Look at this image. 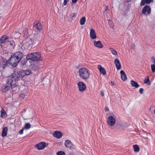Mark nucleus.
I'll return each mask as SVG.
<instances>
[{
	"instance_id": "obj_1",
	"label": "nucleus",
	"mask_w": 155,
	"mask_h": 155,
	"mask_svg": "<svg viewBox=\"0 0 155 155\" xmlns=\"http://www.w3.org/2000/svg\"><path fill=\"white\" fill-rule=\"evenodd\" d=\"M20 71H15L7 79V83L10 85L13 91H15L17 86V83L19 80L21 79L19 74Z\"/></svg>"
},
{
	"instance_id": "obj_2",
	"label": "nucleus",
	"mask_w": 155,
	"mask_h": 155,
	"mask_svg": "<svg viewBox=\"0 0 155 155\" xmlns=\"http://www.w3.org/2000/svg\"><path fill=\"white\" fill-rule=\"evenodd\" d=\"M23 55L22 52L19 51L15 52L8 59L9 63L12 66L15 67L21 60Z\"/></svg>"
},
{
	"instance_id": "obj_3",
	"label": "nucleus",
	"mask_w": 155,
	"mask_h": 155,
	"mask_svg": "<svg viewBox=\"0 0 155 155\" xmlns=\"http://www.w3.org/2000/svg\"><path fill=\"white\" fill-rule=\"evenodd\" d=\"M78 73L80 77L82 79L86 80L89 78L90 73L87 68H80L78 71Z\"/></svg>"
},
{
	"instance_id": "obj_4",
	"label": "nucleus",
	"mask_w": 155,
	"mask_h": 155,
	"mask_svg": "<svg viewBox=\"0 0 155 155\" xmlns=\"http://www.w3.org/2000/svg\"><path fill=\"white\" fill-rule=\"evenodd\" d=\"M27 59L33 61H41L42 60L41 54L38 52L31 53L27 56Z\"/></svg>"
},
{
	"instance_id": "obj_5",
	"label": "nucleus",
	"mask_w": 155,
	"mask_h": 155,
	"mask_svg": "<svg viewBox=\"0 0 155 155\" xmlns=\"http://www.w3.org/2000/svg\"><path fill=\"white\" fill-rule=\"evenodd\" d=\"M116 117L115 115L109 116L107 120V123L108 125L111 126H113L115 124Z\"/></svg>"
},
{
	"instance_id": "obj_6",
	"label": "nucleus",
	"mask_w": 155,
	"mask_h": 155,
	"mask_svg": "<svg viewBox=\"0 0 155 155\" xmlns=\"http://www.w3.org/2000/svg\"><path fill=\"white\" fill-rule=\"evenodd\" d=\"M8 62H7L5 59L3 58L0 60V69L1 70L5 69L8 67Z\"/></svg>"
},
{
	"instance_id": "obj_7",
	"label": "nucleus",
	"mask_w": 155,
	"mask_h": 155,
	"mask_svg": "<svg viewBox=\"0 0 155 155\" xmlns=\"http://www.w3.org/2000/svg\"><path fill=\"white\" fill-rule=\"evenodd\" d=\"M78 86L79 90L81 92L84 91L86 88L85 84L82 81L78 82Z\"/></svg>"
},
{
	"instance_id": "obj_8",
	"label": "nucleus",
	"mask_w": 155,
	"mask_h": 155,
	"mask_svg": "<svg viewBox=\"0 0 155 155\" xmlns=\"http://www.w3.org/2000/svg\"><path fill=\"white\" fill-rule=\"evenodd\" d=\"M151 12V8L147 5H146L143 8L142 13L145 15H147Z\"/></svg>"
},
{
	"instance_id": "obj_9",
	"label": "nucleus",
	"mask_w": 155,
	"mask_h": 155,
	"mask_svg": "<svg viewBox=\"0 0 155 155\" xmlns=\"http://www.w3.org/2000/svg\"><path fill=\"white\" fill-rule=\"evenodd\" d=\"M46 146V143L45 142H41L37 144L35 146L38 150H41L45 148Z\"/></svg>"
},
{
	"instance_id": "obj_10",
	"label": "nucleus",
	"mask_w": 155,
	"mask_h": 155,
	"mask_svg": "<svg viewBox=\"0 0 155 155\" xmlns=\"http://www.w3.org/2000/svg\"><path fill=\"white\" fill-rule=\"evenodd\" d=\"M64 144L66 147L69 148L70 149H73L74 148V145L72 143L70 140H67L65 141Z\"/></svg>"
},
{
	"instance_id": "obj_11",
	"label": "nucleus",
	"mask_w": 155,
	"mask_h": 155,
	"mask_svg": "<svg viewBox=\"0 0 155 155\" xmlns=\"http://www.w3.org/2000/svg\"><path fill=\"white\" fill-rule=\"evenodd\" d=\"M9 38L6 35H3L0 38V45L2 47V44L5 43Z\"/></svg>"
},
{
	"instance_id": "obj_12",
	"label": "nucleus",
	"mask_w": 155,
	"mask_h": 155,
	"mask_svg": "<svg viewBox=\"0 0 155 155\" xmlns=\"http://www.w3.org/2000/svg\"><path fill=\"white\" fill-rule=\"evenodd\" d=\"M90 38L93 39H94L97 38L96 34L94 29H91L90 30Z\"/></svg>"
},
{
	"instance_id": "obj_13",
	"label": "nucleus",
	"mask_w": 155,
	"mask_h": 155,
	"mask_svg": "<svg viewBox=\"0 0 155 155\" xmlns=\"http://www.w3.org/2000/svg\"><path fill=\"white\" fill-rule=\"evenodd\" d=\"M94 44L95 46L99 48H101L103 47L101 42L99 41H94Z\"/></svg>"
},
{
	"instance_id": "obj_14",
	"label": "nucleus",
	"mask_w": 155,
	"mask_h": 155,
	"mask_svg": "<svg viewBox=\"0 0 155 155\" xmlns=\"http://www.w3.org/2000/svg\"><path fill=\"white\" fill-rule=\"evenodd\" d=\"M98 68L100 70L101 73L103 75L106 74V71L105 69L102 67L101 65H98Z\"/></svg>"
},
{
	"instance_id": "obj_15",
	"label": "nucleus",
	"mask_w": 155,
	"mask_h": 155,
	"mask_svg": "<svg viewBox=\"0 0 155 155\" xmlns=\"http://www.w3.org/2000/svg\"><path fill=\"white\" fill-rule=\"evenodd\" d=\"M114 63L117 69V70L120 69L121 68V66L119 60L117 59H116L114 61Z\"/></svg>"
},
{
	"instance_id": "obj_16",
	"label": "nucleus",
	"mask_w": 155,
	"mask_h": 155,
	"mask_svg": "<svg viewBox=\"0 0 155 155\" xmlns=\"http://www.w3.org/2000/svg\"><path fill=\"white\" fill-rule=\"evenodd\" d=\"M53 136L54 137L58 138H60L62 136V134L59 131H56L53 134Z\"/></svg>"
},
{
	"instance_id": "obj_17",
	"label": "nucleus",
	"mask_w": 155,
	"mask_h": 155,
	"mask_svg": "<svg viewBox=\"0 0 155 155\" xmlns=\"http://www.w3.org/2000/svg\"><path fill=\"white\" fill-rule=\"evenodd\" d=\"M120 73L121 75V78L123 81H125L127 79V76L125 72L123 70L120 71Z\"/></svg>"
},
{
	"instance_id": "obj_18",
	"label": "nucleus",
	"mask_w": 155,
	"mask_h": 155,
	"mask_svg": "<svg viewBox=\"0 0 155 155\" xmlns=\"http://www.w3.org/2000/svg\"><path fill=\"white\" fill-rule=\"evenodd\" d=\"M9 88V86L5 85L2 86L1 87L2 91L3 92H6Z\"/></svg>"
},
{
	"instance_id": "obj_19",
	"label": "nucleus",
	"mask_w": 155,
	"mask_h": 155,
	"mask_svg": "<svg viewBox=\"0 0 155 155\" xmlns=\"http://www.w3.org/2000/svg\"><path fill=\"white\" fill-rule=\"evenodd\" d=\"M35 24V23H34ZM42 25L39 23H36V24H34V28L35 29H36L37 30H40L42 28Z\"/></svg>"
},
{
	"instance_id": "obj_20",
	"label": "nucleus",
	"mask_w": 155,
	"mask_h": 155,
	"mask_svg": "<svg viewBox=\"0 0 155 155\" xmlns=\"http://www.w3.org/2000/svg\"><path fill=\"white\" fill-rule=\"evenodd\" d=\"M130 84L133 87L136 88H138L140 86L137 82L133 80L130 81Z\"/></svg>"
},
{
	"instance_id": "obj_21",
	"label": "nucleus",
	"mask_w": 155,
	"mask_h": 155,
	"mask_svg": "<svg viewBox=\"0 0 155 155\" xmlns=\"http://www.w3.org/2000/svg\"><path fill=\"white\" fill-rule=\"evenodd\" d=\"M8 131V128L5 127L3 129L2 134V136L3 137L6 136L7 135V132Z\"/></svg>"
},
{
	"instance_id": "obj_22",
	"label": "nucleus",
	"mask_w": 155,
	"mask_h": 155,
	"mask_svg": "<svg viewBox=\"0 0 155 155\" xmlns=\"http://www.w3.org/2000/svg\"><path fill=\"white\" fill-rule=\"evenodd\" d=\"M1 117L3 118L6 117L5 111L3 108L2 109L1 111Z\"/></svg>"
},
{
	"instance_id": "obj_23",
	"label": "nucleus",
	"mask_w": 155,
	"mask_h": 155,
	"mask_svg": "<svg viewBox=\"0 0 155 155\" xmlns=\"http://www.w3.org/2000/svg\"><path fill=\"white\" fill-rule=\"evenodd\" d=\"M134 151L135 152H138L140 150V148L137 145H134L133 146Z\"/></svg>"
},
{
	"instance_id": "obj_24",
	"label": "nucleus",
	"mask_w": 155,
	"mask_h": 155,
	"mask_svg": "<svg viewBox=\"0 0 155 155\" xmlns=\"http://www.w3.org/2000/svg\"><path fill=\"white\" fill-rule=\"evenodd\" d=\"M86 21V18L84 17H82L80 20V23L81 25H83L84 24Z\"/></svg>"
},
{
	"instance_id": "obj_25",
	"label": "nucleus",
	"mask_w": 155,
	"mask_h": 155,
	"mask_svg": "<svg viewBox=\"0 0 155 155\" xmlns=\"http://www.w3.org/2000/svg\"><path fill=\"white\" fill-rule=\"evenodd\" d=\"M20 71V73L19 74H20V77H21V79H22V78L25 75H26L25 72V70H22L21 71Z\"/></svg>"
},
{
	"instance_id": "obj_26",
	"label": "nucleus",
	"mask_w": 155,
	"mask_h": 155,
	"mask_svg": "<svg viewBox=\"0 0 155 155\" xmlns=\"http://www.w3.org/2000/svg\"><path fill=\"white\" fill-rule=\"evenodd\" d=\"M149 78L148 77H146L144 80V83L150 85V83L149 82Z\"/></svg>"
},
{
	"instance_id": "obj_27",
	"label": "nucleus",
	"mask_w": 155,
	"mask_h": 155,
	"mask_svg": "<svg viewBox=\"0 0 155 155\" xmlns=\"http://www.w3.org/2000/svg\"><path fill=\"white\" fill-rule=\"evenodd\" d=\"M28 60L29 59H27V58L26 59H22L21 61V65L22 66H24L25 65Z\"/></svg>"
},
{
	"instance_id": "obj_28",
	"label": "nucleus",
	"mask_w": 155,
	"mask_h": 155,
	"mask_svg": "<svg viewBox=\"0 0 155 155\" xmlns=\"http://www.w3.org/2000/svg\"><path fill=\"white\" fill-rule=\"evenodd\" d=\"M31 127V125L29 123H27L25 124V126L24 128L26 129H28L30 128Z\"/></svg>"
},
{
	"instance_id": "obj_29",
	"label": "nucleus",
	"mask_w": 155,
	"mask_h": 155,
	"mask_svg": "<svg viewBox=\"0 0 155 155\" xmlns=\"http://www.w3.org/2000/svg\"><path fill=\"white\" fill-rule=\"evenodd\" d=\"M110 50L112 54L114 55H117V52L114 49L110 48Z\"/></svg>"
},
{
	"instance_id": "obj_30",
	"label": "nucleus",
	"mask_w": 155,
	"mask_h": 155,
	"mask_svg": "<svg viewBox=\"0 0 155 155\" xmlns=\"http://www.w3.org/2000/svg\"><path fill=\"white\" fill-rule=\"evenodd\" d=\"M108 23L110 25V27L111 28H113L114 26V25L112 21L109 20L108 21Z\"/></svg>"
},
{
	"instance_id": "obj_31",
	"label": "nucleus",
	"mask_w": 155,
	"mask_h": 155,
	"mask_svg": "<svg viewBox=\"0 0 155 155\" xmlns=\"http://www.w3.org/2000/svg\"><path fill=\"white\" fill-rule=\"evenodd\" d=\"M77 15V13H72L70 15V17L71 19V21L73 20V18L75 17Z\"/></svg>"
},
{
	"instance_id": "obj_32",
	"label": "nucleus",
	"mask_w": 155,
	"mask_h": 155,
	"mask_svg": "<svg viewBox=\"0 0 155 155\" xmlns=\"http://www.w3.org/2000/svg\"><path fill=\"white\" fill-rule=\"evenodd\" d=\"M151 68L152 72H155V64H151Z\"/></svg>"
},
{
	"instance_id": "obj_33",
	"label": "nucleus",
	"mask_w": 155,
	"mask_h": 155,
	"mask_svg": "<svg viewBox=\"0 0 155 155\" xmlns=\"http://www.w3.org/2000/svg\"><path fill=\"white\" fill-rule=\"evenodd\" d=\"M57 154V155H65V153L62 151H58Z\"/></svg>"
},
{
	"instance_id": "obj_34",
	"label": "nucleus",
	"mask_w": 155,
	"mask_h": 155,
	"mask_svg": "<svg viewBox=\"0 0 155 155\" xmlns=\"http://www.w3.org/2000/svg\"><path fill=\"white\" fill-rule=\"evenodd\" d=\"M8 44L14 47L15 46V44L14 42L13 41H8Z\"/></svg>"
},
{
	"instance_id": "obj_35",
	"label": "nucleus",
	"mask_w": 155,
	"mask_h": 155,
	"mask_svg": "<svg viewBox=\"0 0 155 155\" xmlns=\"http://www.w3.org/2000/svg\"><path fill=\"white\" fill-rule=\"evenodd\" d=\"M26 75H28L31 73V71L30 70H25Z\"/></svg>"
},
{
	"instance_id": "obj_36",
	"label": "nucleus",
	"mask_w": 155,
	"mask_h": 155,
	"mask_svg": "<svg viewBox=\"0 0 155 155\" xmlns=\"http://www.w3.org/2000/svg\"><path fill=\"white\" fill-rule=\"evenodd\" d=\"M145 3L147 4L146 0H142L140 3V5L141 6L144 5Z\"/></svg>"
},
{
	"instance_id": "obj_37",
	"label": "nucleus",
	"mask_w": 155,
	"mask_h": 155,
	"mask_svg": "<svg viewBox=\"0 0 155 155\" xmlns=\"http://www.w3.org/2000/svg\"><path fill=\"white\" fill-rule=\"evenodd\" d=\"M146 1L147 2V4H149L153 1V0H146Z\"/></svg>"
},
{
	"instance_id": "obj_38",
	"label": "nucleus",
	"mask_w": 155,
	"mask_h": 155,
	"mask_svg": "<svg viewBox=\"0 0 155 155\" xmlns=\"http://www.w3.org/2000/svg\"><path fill=\"white\" fill-rule=\"evenodd\" d=\"M151 61L154 63H155V58L153 57H151Z\"/></svg>"
},
{
	"instance_id": "obj_39",
	"label": "nucleus",
	"mask_w": 155,
	"mask_h": 155,
	"mask_svg": "<svg viewBox=\"0 0 155 155\" xmlns=\"http://www.w3.org/2000/svg\"><path fill=\"white\" fill-rule=\"evenodd\" d=\"M144 90L142 88H140L139 90V92L141 94H142L143 93Z\"/></svg>"
},
{
	"instance_id": "obj_40",
	"label": "nucleus",
	"mask_w": 155,
	"mask_h": 155,
	"mask_svg": "<svg viewBox=\"0 0 155 155\" xmlns=\"http://www.w3.org/2000/svg\"><path fill=\"white\" fill-rule=\"evenodd\" d=\"M24 128H22V129H21V130H20L19 132H18V133L20 134H22L23 133V130H24Z\"/></svg>"
},
{
	"instance_id": "obj_41",
	"label": "nucleus",
	"mask_w": 155,
	"mask_h": 155,
	"mask_svg": "<svg viewBox=\"0 0 155 155\" xmlns=\"http://www.w3.org/2000/svg\"><path fill=\"white\" fill-rule=\"evenodd\" d=\"M64 0V2L63 3V4L64 5H66L67 4V3L68 1L66 0Z\"/></svg>"
},
{
	"instance_id": "obj_42",
	"label": "nucleus",
	"mask_w": 155,
	"mask_h": 155,
	"mask_svg": "<svg viewBox=\"0 0 155 155\" xmlns=\"http://www.w3.org/2000/svg\"><path fill=\"white\" fill-rule=\"evenodd\" d=\"M77 1L78 0H72V2L74 3H75L77 2Z\"/></svg>"
},
{
	"instance_id": "obj_43",
	"label": "nucleus",
	"mask_w": 155,
	"mask_h": 155,
	"mask_svg": "<svg viewBox=\"0 0 155 155\" xmlns=\"http://www.w3.org/2000/svg\"><path fill=\"white\" fill-rule=\"evenodd\" d=\"M109 110V109H108V107H105V111H108Z\"/></svg>"
},
{
	"instance_id": "obj_44",
	"label": "nucleus",
	"mask_w": 155,
	"mask_h": 155,
	"mask_svg": "<svg viewBox=\"0 0 155 155\" xmlns=\"http://www.w3.org/2000/svg\"><path fill=\"white\" fill-rule=\"evenodd\" d=\"M101 95L102 96H104V93L103 92H102L101 91Z\"/></svg>"
},
{
	"instance_id": "obj_45",
	"label": "nucleus",
	"mask_w": 155,
	"mask_h": 155,
	"mask_svg": "<svg viewBox=\"0 0 155 155\" xmlns=\"http://www.w3.org/2000/svg\"><path fill=\"white\" fill-rule=\"evenodd\" d=\"M111 83L112 84V85H114V82L113 81H111Z\"/></svg>"
},
{
	"instance_id": "obj_46",
	"label": "nucleus",
	"mask_w": 155,
	"mask_h": 155,
	"mask_svg": "<svg viewBox=\"0 0 155 155\" xmlns=\"http://www.w3.org/2000/svg\"><path fill=\"white\" fill-rule=\"evenodd\" d=\"M20 96L21 97H23L24 96V95L23 94H21L20 95Z\"/></svg>"
},
{
	"instance_id": "obj_47",
	"label": "nucleus",
	"mask_w": 155,
	"mask_h": 155,
	"mask_svg": "<svg viewBox=\"0 0 155 155\" xmlns=\"http://www.w3.org/2000/svg\"><path fill=\"white\" fill-rule=\"evenodd\" d=\"M41 37H40L39 38L38 40L39 41H40V40H41Z\"/></svg>"
},
{
	"instance_id": "obj_48",
	"label": "nucleus",
	"mask_w": 155,
	"mask_h": 155,
	"mask_svg": "<svg viewBox=\"0 0 155 155\" xmlns=\"http://www.w3.org/2000/svg\"><path fill=\"white\" fill-rule=\"evenodd\" d=\"M116 125L117 127V126H118L119 125V124H116Z\"/></svg>"
},
{
	"instance_id": "obj_49",
	"label": "nucleus",
	"mask_w": 155,
	"mask_h": 155,
	"mask_svg": "<svg viewBox=\"0 0 155 155\" xmlns=\"http://www.w3.org/2000/svg\"><path fill=\"white\" fill-rule=\"evenodd\" d=\"M108 8H106L105 9V11H106L107 10H108Z\"/></svg>"
},
{
	"instance_id": "obj_50",
	"label": "nucleus",
	"mask_w": 155,
	"mask_h": 155,
	"mask_svg": "<svg viewBox=\"0 0 155 155\" xmlns=\"http://www.w3.org/2000/svg\"><path fill=\"white\" fill-rule=\"evenodd\" d=\"M154 113L155 114V109L154 110Z\"/></svg>"
},
{
	"instance_id": "obj_51",
	"label": "nucleus",
	"mask_w": 155,
	"mask_h": 155,
	"mask_svg": "<svg viewBox=\"0 0 155 155\" xmlns=\"http://www.w3.org/2000/svg\"><path fill=\"white\" fill-rule=\"evenodd\" d=\"M69 155H73V154H71H71H69Z\"/></svg>"
},
{
	"instance_id": "obj_52",
	"label": "nucleus",
	"mask_w": 155,
	"mask_h": 155,
	"mask_svg": "<svg viewBox=\"0 0 155 155\" xmlns=\"http://www.w3.org/2000/svg\"><path fill=\"white\" fill-rule=\"evenodd\" d=\"M128 1H130V0H127Z\"/></svg>"
},
{
	"instance_id": "obj_53",
	"label": "nucleus",
	"mask_w": 155,
	"mask_h": 155,
	"mask_svg": "<svg viewBox=\"0 0 155 155\" xmlns=\"http://www.w3.org/2000/svg\"><path fill=\"white\" fill-rule=\"evenodd\" d=\"M37 36L38 37L39 36H38V35H37Z\"/></svg>"
}]
</instances>
